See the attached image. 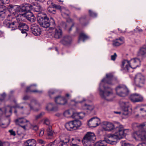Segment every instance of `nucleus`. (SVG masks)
Masks as SVG:
<instances>
[{"mask_svg": "<svg viewBox=\"0 0 146 146\" xmlns=\"http://www.w3.org/2000/svg\"><path fill=\"white\" fill-rule=\"evenodd\" d=\"M106 78L103 79L100 83L98 89L99 94L101 97L103 99L110 102L112 101L115 98V95L113 93L112 89L110 88H106L104 86V91H103L101 88L103 86L104 84H107L109 85L112 84L111 82H113L112 80L113 75L111 74H107Z\"/></svg>", "mask_w": 146, "mask_h": 146, "instance_id": "1", "label": "nucleus"}, {"mask_svg": "<svg viewBox=\"0 0 146 146\" xmlns=\"http://www.w3.org/2000/svg\"><path fill=\"white\" fill-rule=\"evenodd\" d=\"M132 127L133 129L138 130L132 133L133 137L136 140L146 141V122L141 124L133 123Z\"/></svg>", "mask_w": 146, "mask_h": 146, "instance_id": "2", "label": "nucleus"}, {"mask_svg": "<svg viewBox=\"0 0 146 146\" xmlns=\"http://www.w3.org/2000/svg\"><path fill=\"white\" fill-rule=\"evenodd\" d=\"M141 65L140 59L137 58L131 59L130 60H125L122 61L121 65V70L128 72L130 68L135 69Z\"/></svg>", "mask_w": 146, "mask_h": 146, "instance_id": "3", "label": "nucleus"}, {"mask_svg": "<svg viewBox=\"0 0 146 146\" xmlns=\"http://www.w3.org/2000/svg\"><path fill=\"white\" fill-rule=\"evenodd\" d=\"M33 6L29 4H23L19 6L15 5L13 7L11 10L13 13H14L13 11H15V12L26 11L29 13L33 9Z\"/></svg>", "mask_w": 146, "mask_h": 146, "instance_id": "4", "label": "nucleus"}, {"mask_svg": "<svg viewBox=\"0 0 146 146\" xmlns=\"http://www.w3.org/2000/svg\"><path fill=\"white\" fill-rule=\"evenodd\" d=\"M96 137L94 133L88 132L84 137L82 142L84 146H91L92 143L96 140Z\"/></svg>", "mask_w": 146, "mask_h": 146, "instance_id": "5", "label": "nucleus"}, {"mask_svg": "<svg viewBox=\"0 0 146 146\" xmlns=\"http://www.w3.org/2000/svg\"><path fill=\"white\" fill-rule=\"evenodd\" d=\"M14 23H13L12 24L10 23V28L11 29V30H15L18 28L21 31V33L24 34L23 35L25 37H26L27 35V33L26 32L29 29L28 26L24 23H21L19 24L18 27L14 25Z\"/></svg>", "mask_w": 146, "mask_h": 146, "instance_id": "6", "label": "nucleus"}, {"mask_svg": "<svg viewBox=\"0 0 146 146\" xmlns=\"http://www.w3.org/2000/svg\"><path fill=\"white\" fill-rule=\"evenodd\" d=\"M82 125V123L80 121L75 119L66 123L65 126L68 130L71 131L78 129Z\"/></svg>", "mask_w": 146, "mask_h": 146, "instance_id": "7", "label": "nucleus"}, {"mask_svg": "<svg viewBox=\"0 0 146 146\" xmlns=\"http://www.w3.org/2000/svg\"><path fill=\"white\" fill-rule=\"evenodd\" d=\"M38 21L39 24L42 27L47 28L50 25V23L52 25H55V22L52 18H51L50 19L46 17H43L38 18Z\"/></svg>", "mask_w": 146, "mask_h": 146, "instance_id": "8", "label": "nucleus"}, {"mask_svg": "<svg viewBox=\"0 0 146 146\" xmlns=\"http://www.w3.org/2000/svg\"><path fill=\"white\" fill-rule=\"evenodd\" d=\"M116 131L114 134L117 139H120L123 138L127 133L128 130L124 129L122 125H120L116 127Z\"/></svg>", "mask_w": 146, "mask_h": 146, "instance_id": "9", "label": "nucleus"}, {"mask_svg": "<svg viewBox=\"0 0 146 146\" xmlns=\"http://www.w3.org/2000/svg\"><path fill=\"white\" fill-rule=\"evenodd\" d=\"M119 104L123 111L122 114L125 115H127L131 110L129 103L128 102L121 101Z\"/></svg>", "mask_w": 146, "mask_h": 146, "instance_id": "10", "label": "nucleus"}, {"mask_svg": "<svg viewBox=\"0 0 146 146\" xmlns=\"http://www.w3.org/2000/svg\"><path fill=\"white\" fill-rule=\"evenodd\" d=\"M116 94L121 97L125 96L128 93V90L126 87L123 85H119L116 88Z\"/></svg>", "mask_w": 146, "mask_h": 146, "instance_id": "11", "label": "nucleus"}, {"mask_svg": "<svg viewBox=\"0 0 146 146\" xmlns=\"http://www.w3.org/2000/svg\"><path fill=\"white\" fill-rule=\"evenodd\" d=\"M144 76L141 74H137L134 78V82L135 84L139 87H142L145 83Z\"/></svg>", "mask_w": 146, "mask_h": 146, "instance_id": "12", "label": "nucleus"}, {"mask_svg": "<svg viewBox=\"0 0 146 146\" xmlns=\"http://www.w3.org/2000/svg\"><path fill=\"white\" fill-rule=\"evenodd\" d=\"M102 127L104 130L108 131L113 130L115 128V126L113 123L108 121L103 122L102 124Z\"/></svg>", "mask_w": 146, "mask_h": 146, "instance_id": "13", "label": "nucleus"}, {"mask_svg": "<svg viewBox=\"0 0 146 146\" xmlns=\"http://www.w3.org/2000/svg\"><path fill=\"white\" fill-rule=\"evenodd\" d=\"M13 8L12 6L10 5V13L11 14H12L13 15H14L15 17H16V19L18 21H24L25 18L26 13L23 14H21V12H15V11H13L14 13H13L11 11V9Z\"/></svg>", "mask_w": 146, "mask_h": 146, "instance_id": "14", "label": "nucleus"}, {"mask_svg": "<svg viewBox=\"0 0 146 146\" xmlns=\"http://www.w3.org/2000/svg\"><path fill=\"white\" fill-rule=\"evenodd\" d=\"M100 123V119L97 117H93L88 121V125L90 127H96Z\"/></svg>", "mask_w": 146, "mask_h": 146, "instance_id": "15", "label": "nucleus"}, {"mask_svg": "<svg viewBox=\"0 0 146 146\" xmlns=\"http://www.w3.org/2000/svg\"><path fill=\"white\" fill-rule=\"evenodd\" d=\"M105 140L107 143L114 145L116 143V140L117 139L114 134H109L107 135V138Z\"/></svg>", "mask_w": 146, "mask_h": 146, "instance_id": "16", "label": "nucleus"}, {"mask_svg": "<svg viewBox=\"0 0 146 146\" xmlns=\"http://www.w3.org/2000/svg\"><path fill=\"white\" fill-rule=\"evenodd\" d=\"M52 30V34L54 37L57 39L60 38L62 36L63 32L61 29L59 27L56 28H51Z\"/></svg>", "mask_w": 146, "mask_h": 146, "instance_id": "17", "label": "nucleus"}, {"mask_svg": "<svg viewBox=\"0 0 146 146\" xmlns=\"http://www.w3.org/2000/svg\"><path fill=\"white\" fill-rule=\"evenodd\" d=\"M32 33L35 36H39L41 33V30L39 26L36 24H33L31 27Z\"/></svg>", "mask_w": 146, "mask_h": 146, "instance_id": "18", "label": "nucleus"}, {"mask_svg": "<svg viewBox=\"0 0 146 146\" xmlns=\"http://www.w3.org/2000/svg\"><path fill=\"white\" fill-rule=\"evenodd\" d=\"M29 105L31 110L37 111L40 110V108L37 109L36 108L40 106V104L35 99H33L31 101Z\"/></svg>", "mask_w": 146, "mask_h": 146, "instance_id": "19", "label": "nucleus"}, {"mask_svg": "<svg viewBox=\"0 0 146 146\" xmlns=\"http://www.w3.org/2000/svg\"><path fill=\"white\" fill-rule=\"evenodd\" d=\"M55 103L58 104L64 105L67 102V99L64 97L58 96L54 98Z\"/></svg>", "mask_w": 146, "mask_h": 146, "instance_id": "20", "label": "nucleus"}, {"mask_svg": "<svg viewBox=\"0 0 146 146\" xmlns=\"http://www.w3.org/2000/svg\"><path fill=\"white\" fill-rule=\"evenodd\" d=\"M130 100L133 102H138L143 100L142 97L139 94L137 93L133 94L130 96Z\"/></svg>", "mask_w": 146, "mask_h": 146, "instance_id": "21", "label": "nucleus"}, {"mask_svg": "<svg viewBox=\"0 0 146 146\" xmlns=\"http://www.w3.org/2000/svg\"><path fill=\"white\" fill-rule=\"evenodd\" d=\"M72 38L69 36H64L60 40V42L63 45L66 46L70 45L72 42Z\"/></svg>", "mask_w": 146, "mask_h": 146, "instance_id": "22", "label": "nucleus"}, {"mask_svg": "<svg viewBox=\"0 0 146 146\" xmlns=\"http://www.w3.org/2000/svg\"><path fill=\"white\" fill-rule=\"evenodd\" d=\"M137 56L143 58L146 57V45H143L139 49L137 52Z\"/></svg>", "mask_w": 146, "mask_h": 146, "instance_id": "23", "label": "nucleus"}, {"mask_svg": "<svg viewBox=\"0 0 146 146\" xmlns=\"http://www.w3.org/2000/svg\"><path fill=\"white\" fill-rule=\"evenodd\" d=\"M14 121L16 124L20 125L25 124L26 123H28V124L30 125L29 121L23 117L18 118L15 120Z\"/></svg>", "mask_w": 146, "mask_h": 146, "instance_id": "24", "label": "nucleus"}, {"mask_svg": "<svg viewBox=\"0 0 146 146\" xmlns=\"http://www.w3.org/2000/svg\"><path fill=\"white\" fill-rule=\"evenodd\" d=\"M124 42L123 38H120L113 40L112 45L114 47H116L120 46Z\"/></svg>", "mask_w": 146, "mask_h": 146, "instance_id": "25", "label": "nucleus"}, {"mask_svg": "<svg viewBox=\"0 0 146 146\" xmlns=\"http://www.w3.org/2000/svg\"><path fill=\"white\" fill-rule=\"evenodd\" d=\"M24 146H36V141L33 139H30L27 140L24 143Z\"/></svg>", "mask_w": 146, "mask_h": 146, "instance_id": "26", "label": "nucleus"}, {"mask_svg": "<svg viewBox=\"0 0 146 146\" xmlns=\"http://www.w3.org/2000/svg\"><path fill=\"white\" fill-rule=\"evenodd\" d=\"M74 23L72 19L70 18H68L67 19V23L66 24V28H68L69 31H70L72 30V28L74 26Z\"/></svg>", "mask_w": 146, "mask_h": 146, "instance_id": "27", "label": "nucleus"}, {"mask_svg": "<svg viewBox=\"0 0 146 146\" xmlns=\"http://www.w3.org/2000/svg\"><path fill=\"white\" fill-rule=\"evenodd\" d=\"M53 7L57 9L60 10V11L62 15L63 14H65V13L64 12L65 11H66L67 14H68V10L64 7H61L60 6L57 5L55 4H54V5H53Z\"/></svg>", "mask_w": 146, "mask_h": 146, "instance_id": "28", "label": "nucleus"}, {"mask_svg": "<svg viewBox=\"0 0 146 146\" xmlns=\"http://www.w3.org/2000/svg\"><path fill=\"white\" fill-rule=\"evenodd\" d=\"M25 18L31 22H33L35 21L36 18L31 12L28 14L26 13Z\"/></svg>", "mask_w": 146, "mask_h": 146, "instance_id": "29", "label": "nucleus"}, {"mask_svg": "<svg viewBox=\"0 0 146 146\" xmlns=\"http://www.w3.org/2000/svg\"><path fill=\"white\" fill-rule=\"evenodd\" d=\"M63 115L64 116L66 117L74 118V112H72V111L69 110L66 111L64 112Z\"/></svg>", "mask_w": 146, "mask_h": 146, "instance_id": "30", "label": "nucleus"}, {"mask_svg": "<svg viewBox=\"0 0 146 146\" xmlns=\"http://www.w3.org/2000/svg\"><path fill=\"white\" fill-rule=\"evenodd\" d=\"M7 10L6 7L3 5H0V17L2 18L5 17Z\"/></svg>", "mask_w": 146, "mask_h": 146, "instance_id": "31", "label": "nucleus"}, {"mask_svg": "<svg viewBox=\"0 0 146 146\" xmlns=\"http://www.w3.org/2000/svg\"><path fill=\"white\" fill-rule=\"evenodd\" d=\"M9 109V106L5 107L3 109V110L1 109L0 108V115H4L7 117H8L9 116V111H7V110H8Z\"/></svg>", "mask_w": 146, "mask_h": 146, "instance_id": "32", "label": "nucleus"}, {"mask_svg": "<svg viewBox=\"0 0 146 146\" xmlns=\"http://www.w3.org/2000/svg\"><path fill=\"white\" fill-rule=\"evenodd\" d=\"M86 113L84 112H74V118H79L83 119L85 116Z\"/></svg>", "mask_w": 146, "mask_h": 146, "instance_id": "33", "label": "nucleus"}, {"mask_svg": "<svg viewBox=\"0 0 146 146\" xmlns=\"http://www.w3.org/2000/svg\"><path fill=\"white\" fill-rule=\"evenodd\" d=\"M34 86H36V84H33L31 85L29 87H27L26 90V92H30L33 93H37L39 94H40L42 93V91H39L37 90H31V89H33V87Z\"/></svg>", "mask_w": 146, "mask_h": 146, "instance_id": "34", "label": "nucleus"}, {"mask_svg": "<svg viewBox=\"0 0 146 146\" xmlns=\"http://www.w3.org/2000/svg\"><path fill=\"white\" fill-rule=\"evenodd\" d=\"M94 108V107L92 105H89L84 104L82 106V108L84 110H87L89 111L92 110Z\"/></svg>", "mask_w": 146, "mask_h": 146, "instance_id": "35", "label": "nucleus"}, {"mask_svg": "<svg viewBox=\"0 0 146 146\" xmlns=\"http://www.w3.org/2000/svg\"><path fill=\"white\" fill-rule=\"evenodd\" d=\"M33 10L36 12H40L42 11V7L38 4L34 5L33 6Z\"/></svg>", "mask_w": 146, "mask_h": 146, "instance_id": "36", "label": "nucleus"}, {"mask_svg": "<svg viewBox=\"0 0 146 146\" xmlns=\"http://www.w3.org/2000/svg\"><path fill=\"white\" fill-rule=\"evenodd\" d=\"M107 143L105 140H100L96 142L94 146H106Z\"/></svg>", "mask_w": 146, "mask_h": 146, "instance_id": "37", "label": "nucleus"}, {"mask_svg": "<svg viewBox=\"0 0 146 146\" xmlns=\"http://www.w3.org/2000/svg\"><path fill=\"white\" fill-rule=\"evenodd\" d=\"M88 38V36L84 33H81L79 38L78 42H80L81 40H82L83 41H84L85 40Z\"/></svg>", "mask_w": 146, "mask_h": 146, "instance_id": "38", "label": "nucleus"}, {"mask_svg": "<svg viewBox=\"0 0 146 146\" xmlns=\"http://www.w3.org/2000/svg\"><path fill=\"white\" fill-rule=\"evenodd\" d=\"M47 133L48 135L52 136L53 135V131L52 130L51 126H49L48 128L47 129Z\"/></svg>", "mask_w": 146, "mask_h": 146, "instance_id": "39", "label": "nucleus"}, {"mask_svg": "<svg viewBox=\"0 0 146 146\" xmlns=\"http://www.w3.org/2000/svg\"><path fill=\"white\" fill-rule=\"evenodd\" d=\"M54 8L53 7H49L48 8V11L50 13L55 14L56 13V11L54 9Z\"/></svg>", "mask_w": 146, "mask_h": 146, "instance_id": "40", "label": "nucleus"}, {"mask_svg": "<svg viewBox=\"0 0 146 146\" xmlns=\"http://www.w3.org/2000/svg\"><path fill=\"white\" fill-rule=\"evenodd\" d=\"M62 141L60 139L56 140L52 142H51L46 145V146H55V143H56L57 145L58 146V144L57 143V142L58 141Z\"/></svg>", "mask_w": 146, "mask_h": 146, "instance_id": "41", "label": "nucleus"}, {"mask_svg": "<svg viewBox=\"0 0 146 146\" xmlns=\"http://www.w3.org/2000/svg\"><path fill=\"white\" fill-rule=\"evenodd\" d=\"M54 106V104L52 103H50L47 105L46 106V109L48 111H51V110L52 109V108H53Z\"/></svg>", "mask_w": 146, "mask_h": 146, "instance_id": "42", "label": "nucleus"}, {"mask_svg": "<svg viewBox=\"0 0 146 146\" xmlns=\"http://www.w3.org/2000/svg\"><path fill=\"white\" fill-rule=\"evenodd\" d=\"M29 128H31L35 131H36L38 129V127L36 125H31L30 123V125H29Z\"/></svg>", "mask_w": 146, "mask_h": 146, "instance_id": "43", "label": "nucleus"}, {"mask_svg": "<svg viewBox=\"0 0 146 146\" xmlns=\"http://www.w3.org/2000/svg\"><path fill=\"white\" fill-rule=\"evenodd\" d=\"M6 96V94L4 93L0 94V101L2 102L4 101L5 99Z\"/></svg>", "mask_w": 146, "mask_h": 146, "instance_id": "44", "label": "nucleus"}, {"mask_svg": "<svg viewBox=\"0 0 146 146\" xmlns=\"http://www.w3.org/2000/svg\"><path fill=\"white\" fill-rule=\"evenodd\" d=\"M56 91L55 90L50 89L48 92L49 96L51 97V96L55 93Z\"/></svg>", "mask_w": 146, "mask_h": 146, "instance_id": "45", "label": "nucleus"}, {"mask_svg": "<svg viewBox=\"0 0 146 146\" xmlns=\"http://www.w3.org/2000/svg\"><path fill=\"white\" fill-rule=\"evenodd\" d=\"M26 123L25 124H24L25 125H20L21 127L23 128L25 130H27L29 128V125L28 124V123Z\"/></svg>", "mask_w": 146, "mask_h": 146, "instance_id": "46", "label": "nucleus"}, {"mask_svg": "<svg viewBox=\"0 0 146 146\" xmlns=\"http://www.w3.org/2000/svg\"><path fill=\"white\" fill-rule=\"evenodd\" d=\"M44 114V112H42L39 114L36 115L35 116V118L36 120H37L38 119L41 117Z\"/></svg>", "mask_w": 146, "mask_h": 146, "instance_id": "47", "label": "nucleus"}, {"mask_svg": "<svg viewBox=\"0 0 146 146\" xmlns=\"http://www.w3.org/2000/svg\"><path fill=\"white\" fill-rule=\"evenodd\" d=\"M89 14L90 16L93 17H95L97 16V14L93 12L91 10H89Z\"/></svg>", "mask_w": 146, "mask_h": 146, "instance_id": "48", "label": "nucleus"}, {"mask_svg": "<svg viewBox=\"0 0 146 146\" xmlns=\"http://www.w3.org/2000/svg\"><path fill=\"white\" fill-rule=\"evenodd\" d=\"M4 25L7 27H9V21L8 19L5 20L3 22Z\"/></svg>", "mask_w": 146, "mask_h": 146, "instance_id": "49", "label": "nucleus"}, {"mask_svg": "<svg viewBox=\"0 0 146 146\" xmlns=\"http://www.w3.org/2000/svg\"><path fill=\"white\" fill-rule=\"evenodd\" d=\"M121 143V146H131L129 144L126 143L125 141H122Z\"/></svg>", "mask_w": 146, "mask_h": 146, "instance_id": "50", "label": "nucleus"}, {"mask_svg": "<svg viewBox=\"0 0 146 146\" xmlns=\"http://www.w3.org/2000/svg\"><path fill=\"white\" fill-rule=\"evenodd\" d=\"M15 106H11V109H12L13 108H20V109L23 108V106L20 107L18 105L16 104V102H15Z\"/></svg>", "mask_w": 146, "mask_h": 146, "instance_id": "51", "label": "nucleus"}, {"mask_svg": "<svg viewBox=\"0 0 146 146\" xmlns=\"http://www.w3.org/2000/svg\"><path fill=\"white\" fill-rule=\"evenodd\" d=\"M86 101V100L84 98H83L82 100V101H77V102H76L75 100H72L71 101V102H74L76 104H77L78 103H80L81 104H82L84 102Z\"/></svg>", "mask_w": 146, "mask_h": 146, "instance_id": "52", "label": "nucleus"}, {"mask_svg": "<svg viewBox=\"0 0 146 146\" xmlns=\"http://www.w3.org/2000/svg\"><path fill=\"white\" fill-rule=\"evenodd\" d=\"M44 124L49 125L50 124V121L48 119L46 118L44 119Z\"/></svg>", "mask_w": 146, "mask_h": 146, "instance_id": "53", "label": "nucleus"}, {"mask_svg": "<svg viewBox=\"0 0 146 146\" xmlns=\"http://www.w3.org/2000/svg\"><path fill=\"white\" fill-rule=\"evenodd\" d=\"M8 125L7 124H5L0 121V127L2 128H5Z\"/></svg>", "mask_w": 146, "mask_h": 146, "instance_id": "54", "label": "nucleus"}, {"mask_svg": "<svg viewBox=\"0 0 146 146\" xmlns=\"http://www.w3.org/2000/svg\"><path fill=\"white\" fill-rule=\"evenodd\" d=\"M117 56V55L115 53L113 55L111 56V59L113 60H115Z\"/></svg>", "mask_w": 146, "mask_h": 146, "instance_id": "55", "label": "nucleus"}, {"mask_svg": "<svg viewBox=\"0 0 146 146\" xmlns=\"http://www.w3.org/2000/svg\"><path fill=\"white\" fill-rule=\"evenodd\" d=\"M10 133L11 135L13 136H15L16 135L15 131L13 130H10Z\"/></svg>", "mask_w": 146, "mask_h": 146, "instance_id": "56", "label": "nucleus"}, {"mask_svg": "<svg viewBox=\"0 0 146 146\" xmlns=\"http://www.w3.org/2000/svg\"><path fill=\"white\" fill-rule=\"evenodd\" d=\"M1 3L4 4H8L9 3V0H1Z\"/></svg>", "mask_w": 146, "mask_h": 146, "instance_id": "57", "label": "nucleus"}, {"mask_svg": "<svg viewBox=\"0 0 146 146\" xmlns=\"http://www.w3.org/2000/svg\"><path fill=\"white\" fill-rule=\"evenodd\" d=\"M47 4L48 5L50 6L51 5L52 7H53V5L54 4L50 0L48 1Z\"/></svg>", "mask_w": 146, "mask_h": 146, "instance_id": "58", "label": "nucleus"}, {"mask_svg": "<svg viewBox=\"0 0 146 146\" xmlns=\"http://www.w3.org/2000/svg\"><path fill=\"white\" fill-rule=\"evenodd\" d=\"M58 108L56 107H55L54 105L53 107V108H52V109L51 110V111H56L58 110Z\"/></svg>", "mask_w": 146, "mask_h": 146, "instance_id": "59", "label": "nucleus"}, {"mask_svg": "<svg viewBox=\"0 0 146 146\" xmlns=\"http://www.w3.org/2000/svg\"><path fill=\"white\" fill-rule=\"evenodd\" d=\"M137 146H146V144L144 143H141L139 144Z\"/></svg>", "mask_w": 146, "mask_h": 146, "instance_id": "60", "label": "nucleus"}, {"mask_svg": "<svg viewBox=\"0 0 146 146\" xmlns=\"http://www.w3.org/2000/svg\"><path fill=\"white\" fill-rule=\"evenodd\" d=\"M44 130H41L40 132V133H39L40 135L41 136H42L44 134Z\"/></svg>", "mask_w": 146, "mask_h": 146, "instance_id": "61", "label": "nucleus"}, {"mask_svg": "<svg viewBox=\"0 0 146 146\" xmlns=\"http://www.w3.org/2000/svg\"><path fill=\"white\" fill-rule=\"evenodd\" d=\"M38 142L39 143L41 144L44 143V141L41 139H38Z\"/></svg>", "mask_w": 146, "mask_h": 146, "instance_id": "62", "label": "nucleus"}, {"mask_svg": "<svg viewBox=\"0 0 146 146\" xmlns=\"http://www.w3.org/2000/svg\"><path fill=\"white\" fill-rule=\"evenodd\" d=\"M29 98V97L28 96H25L23 97V99L24 100H27Z\"/></svg>", "mask_w": 146, "mask_h": 146, "instance_id": "63", "label": "nucleus"}, {"mask_svg": "<svg viewBox=\"0 0 146 146\" xmlns=\"http://www.w3.org/2000/svg\"><path fill=\"white\" fill-rule=\"evenodd\" d=\"M65 96H66V97L67 98H70L71 96L70 94H69L68 93L66 94L65 95Z\"/></svg>", "mask_w": 146, "mask_h": 146, "instance_id": "64", "label": "nucleus"}]
</instances>
